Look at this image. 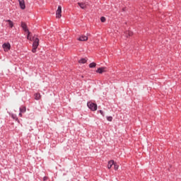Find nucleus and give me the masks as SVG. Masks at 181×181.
<instances>
[{
  "label": "nucleus",
  "instance_id": "nucleus-17",
  "mask_svg": "<svg viewBox=\"0 0 181 181\" xmlns=\"http://www.w3.org/2000/svg\"><path fill=\"white\" fill-rule=\"evenodd\" d=\"M114 165H115V169L116 170H118L119 165H117V163H115Z\"/></svg>",
  "mask_w": 181,
  "mask_h": 181
},
{
  "label": "nucleus",
  "instance_id": "nucleus-13",
  "mask_svg": "<svg viewBox=\"0 0 181 181\" xmlns=\"http://www.w3.org/2000/svg\"><path fill=\"white\" fill-rule=\"evenodd\" d=\"M87 60L86 59H81V60L78 61L80 64H86Z\"/></svg>",
  "mask_w": 181,
  "mask_h": 181
},
{
  "label": "nucleus",
  "instance_id": "nucleus-8",
  "mask_svg": "<svg viewBox=\"0 0 181 181\" xmlns=\"http://www.w3.org/2000/svg\"><path fill=\"white\" fill-rule=\"evenodd\" d=\"M19 4L21 6V9H25V4L24 0H18Z\"/></svg>",
  "mask_w": 181,
  "mask_h": 181
},
{
  "label": "nucleus",
  "instance_id": "nucleus-7",
  "mask_svg": "<svg viewBox=\"0 0 181 181\" xmlns=\"http://www.w3.org/2000/svg\"><path fill=\"white\" fill-rule=\"evenodd\" d=\"M106 71H107V68L106 67L99 68L98 69V71H96V72L99 73V74H103V73L106 72Z\"/></svg>",
  "mask_w": 181,
  "mask_h": 181
},
{
  "label": "nucleus",
  "instance_id": "nucleus-9",
  "mask_svg": "<svg viewBox=\"0 0 181 181\" xmlns=\"http://www.w3.org/2000/svg\"><path fill=\"white\" fill-rule=\"evenodd\" d=\"M78 4L82 9H86L87 8V4L86 3H78Z\"/></svg>",
  "mask_w": 181,
  "mask_h": 181
},
{
  "label": "nucleus",
  "instance_id": "nucleus-6",
  "mask_svg": "<svg viewBox=\"0 0 181 181\" xmlns=\"http://www.w3.org/2000/svg\"><path fill=\"white\" fill-rule=\"evenodd\" d=\"M77 40L79 41H81V42H85L88 40V37L87 36L83 35L80 36V37L78 38Z\"/></svg>",
  "mask_w": 181,
  "mask_h": 181
},
{
  "label": "nucleus",
  "instance_id": "nucleus-11",
  "mask_svg": "<svg viewBox=\"0 0 181 181\" xmlns=\"http://www.w3.org/2000/svg\"><path fill=\"white\" fill-rule=\"evenodd\" d=\"M133 35V33L132 31H126V37H130Z\"/></svg>",
  "mask_w": 181,
  "mask_h": 181
},
{
  "label": "nucleus",
  "instance_id": "nucleus-10",
  "mask_svg": "<svg viewBox=\"0 0 181 181\" xmlns=\"http://www.w3.org/2000/svg\"><path fill=\"white\" fill-rule=\"evenodd\" d=\"M114 164H115V161L113 160H110L107 165L108 168L110 169Z\"/></svg>",
  "mask_w": 181,
  "mask_h": 181
},
{
  "label": "nucleus",
  "instance_id": "nucleus-22",
  "mask_svg": "<svg viewBox=\"0 0 181 181\" xmlns=\"http://www.w3.org/2000/svg\"><path fill=\"white\" fill-rule=\"evenodd\" d=\"M47 179V177H44V180H46Z\"/></svg>",
  "mask_w": 181,
  "mask_h": 181
},
{
  "label": "nucleus",
  "instance_id": "nucleus-19",
  "mask_svg": "<svg viewBox=\"0 0 181 181\" xmlns=\"http://www.w3.org/2000/svg\"><path fill=\"white\" fill-rule=\"evenodd\" d=\"M101 21H102L103 23H105V22L106 21V18H105V17H102V18H101Z\"/></svg>",
  "mask_w": 181,
  "mask_h": 181
},
{
  "label": "nucleus",
  "instance_id": "nucleus-14",
  "mask_svg": "<svg viewBox=\"0 0 181 181\" xmlns=\"http://www.w3.org/2000/svg\"><path fill=\"white\" fill-rule=\"evenodd\" d=\"M26 108L25 107H21L20 108V112H25Z\"/></svg>",
  "mask_w": 181,
  "mask_h": 181
},
{
  "label": "nucleus",
  "instance_id": "nucleus-4",
  "mask_svg": "<svg viewBox=\"0 0 181 181\" xmlns=\"http://www.w3.org/2000/svg\"><path fill=\"white\" fill-rule=\"evenodd\" d=\"M62 6H59L58 7V9H57V14H56L57 18H60L62 17Z\"/></svg>",
  "mask_w": 181,
  "mask_h": 181
},
{
  "label": "nucleus",
  "instance_id": "nucleus-15",
  "mask_svg": "<svg viewBox=\"0 0 181 181\" xmlns=\"http://www.w3.org/2000/svg\"><path fill=\"white\" fill-rule=\"evenodd\" d=\"M90 68H94L96 66V64L93 62L89 65Z\"/></svg>",
  "mask_w": 181,
  "mask_h": 181
},
{
  "label": "nucleus",
  "instance_id": "nucleus-1",
  "mask_svg": "<svg viewBox=\"0 0 181 181\" xmlns=\"http://www.w3.org/2000/svg\"><path fill=\"white\" fill-rule=\"evenodd\" d=\"M39 39L38 38H35V40H34V42H33V50H32V52H33V53H35L36 52V49H37V48L38 47V46H39Z\"/></svg>",
  "mask_w": 181,
  "mask_h": 181
},
{
  "label": "nucleus",
  "instance_id": "nucleus-3",
  "mask_svg": "<svg viewBox=\"0 0 181 181\" xmlns=\"http://www.w3.org/2000/svg\"><path fill=\"white\" fill-rule=\"evenodd\" d=\"M2 47L5 52H8L11 49V45L9 43H4Z\"/></svg>",
  "mask_w": 181,
  "mask_h": 181
},
{
  "label": "nucleus",
  "instance_id": "nucleus-5",
  "mask_svg": "<svg viewBox=\"0 0 181 181\" xmlns=\"http://www.w3.org/2000/svg\"><path fill=\"white\" fill-rule=\"evenodd\" d=\"M21 27L23 28V29L25 32H28V39H29V35H30V33L28 31L26 24L24 23H21Z\"/></svg>",
  "mask_w": 181,
  "mask_h": 181
},
{
  "label": "nucleus",
  "instance_id": "nucleus-2",
  "mask_svg": "<svg viewBox=\"0 0 181 181\" xmlns=\"http://www.w3.org/2000/svg\"><path fill=\"white\" fill-rule=\"evenodd\" d=\"M88 107L92 110V111H96L98 109V105L95 103H93L92 102L88 103Z\"/></svg>",
  "mask_w": 181,
  "mask_h": 181
},
{
  "label": "nucleus",
  "instance_id": "nucleus-21",
  "mask_svg": "<svg viewBox=\"0 0 181 181\" xmlns=\"http://www.w3.org/2000/svg\"><path fill=\"white\" fill-rule=\"evenodd\" d=\"M22 113L23 112H20L19 116L22 117Z\"/></svg>",
  "mask_w": 181,
  "mask_h": 181
},
{
  "label": "nucleus",
  "instance_id": "nucleus-18",
  "mask_svg": "<svg viewBox=\"0 0 181 181\" xmlns=\"http://www.w3.org/2000/svg\"><path fill=\"white\" fill-rule=\"evenodd\" d=\"M107 119L108 121L112 122L113 118L112 117H107Z\"/></svg>",
  "mask_w": 181,
  "mask_h": 181
},
{
  "label": "nucleus",
  "instance_id": "nucleus-20",
  "mask_svg": "<svg viewBox=\"0 0 181 181\" xmlns=\"http://www.w3.org/2000/svg\"><path fill=\"white\" fill-rule=\"evenodd\" d=\"M100 114H101L102 115L104 116V113H103V110H100Z\"/></svg>",
  "mask_w": 181,
  "mask_h": 181
},
{
  "label": "nucleus",
  "instance_id": "nucleus-12",
  "mask_svg": "<svg viewBox=\"0 0 181 181\" xmlns=\"http://www.w3.org/2000/svg\"><path fill=\"white\" fill-rule=\"evenodd\" d=\"M40 98H41V95H40V93H36V94L35 95V100H38L40 99Z\"/></svg>",
  "mask_w": 181,
  "mask_h": 181
},
{
  "label": "nucleus",
  "instance_id": "nucleus-16",
  "mask_svg": "<svg viewBox=\"0 0 181 181\" xmlns=\"http://www.w3.org/2000/svg\"><path fill=\"white\" fill-rule=\"evenodd\" d=\"M7 22L9 23V26H10L11 28H13V22L11 21L10 20L7 21Z\"/></svg>",
  "mask_w": 181,
  "mask_h": 181
}]
</instances>
